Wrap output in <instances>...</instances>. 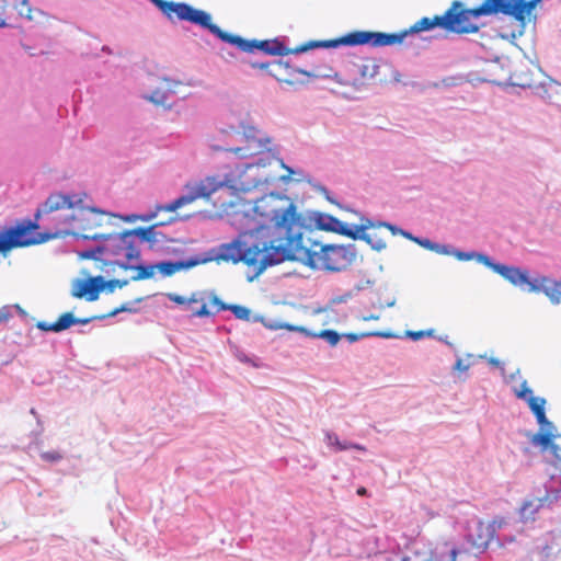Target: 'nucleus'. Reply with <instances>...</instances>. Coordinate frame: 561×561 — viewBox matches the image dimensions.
<instances>
[{
  "instance_id": "nucleus-1",
  "label": "nucleus",
  "mask_w": 561,
  "mask_h": 561,
  "mask_svg": "<svg viewBox=\"0 0 561 561\" xmlns=\"http://www.w3.org/2000/svg\"><path fill=\"white\" fill-rule=\"evenodd\" d=\"M252 210L256 221L254 247L260 254L252 265L254 274L248 275V280L253 282L267 267L285 261L305 264L302 234L307 225L296 204L285 194L270 193L257 198Z\"/></svg>"
},
{
  "instance_id": "nucleus-2",
  "label": "nucleus",
  "mask_w": 561,
  "mask_h": 561,
  "mask_svg": "<svg viewBox=\"0 0 561 561\" xmlns=\"http://www.w3.org/2000/svg\"><path fill=\"white\" fill-rule=\"evenodd\" d=\"M493 533L494 528L491 524L472 519L468 524L465 541L459 547L445 542L427 553L396 556L391 561H457V559L465 561L470 556L477 558L488 548Z\"/></svg>"
},
{
  "instance_id": "nucleus-3",
  "label": "nucleus",
  "mask_w": 561,
  "mask_h": 561,
  "mask_svg": "<svg viewBox=\"0 0 561 561\" xmlns=\"http://www.w3.org/2000/svg\"><path fill=\"white\" fill-rule=\"evenodd\" d=\"M435 27H440L447 32L454 33L448 10L443 15H435L434 18L424 16L415 22L410 28L400 33L355 31L323 44L325 46L332 47L359 45H368L371 47L392 46L396 44H401L409 35L431 31Z\"/></svg>"
},
{
  "instance_id": "nucleus-4",
  "label": "nucleus",
  "mask_w": 561,
  "mask_h": 561,
  "mask_svg": "<svg viewBox=\"0 0 561 561\" xmlns=\"http://www.w3.org/2000/svg\"><path fill=\"white\" fill-rule=\"evenodd\" d=\"M201 27L207 30L209 33L218 37L220 41L231 44L244 53H253L257 49L270 56H286L289 54L306 53L311 48H333L332 46H325L323 44L328 43V41H311L295 49H289L279 38L265 41L244 39L239 35H233L224 32L218 25L211 23V15L208 12L206 14V20L205 22H203ZM330 41L331 39H329V42Z\"/></svg>"
},
{
  "instance_id": "nucleus-5",
  "label": "nucleus",
  "mask_w": 561,
  "mask_h": 561,
  "mask_svg": "<svg viewBox=\"0 0 561 561\" xmlns=\"http://www.w3.org/2000/svg\"><path fill=\"white\" fill-rule=\"evenodd\" d=\"M314 248H306L305 265L312 270L339 273L347 271L357 259V248L348 244H322L313 242Z\"/></svg>"
},
{
  "instance_id": "nucleus-6",
  "label": "nucleus",
  "mask_w": 561,
  "mask_h": 561,
  "mask_svg": "<svg viewBox=\"0 0 561 561\" xmlns=\"http://www.w3.org/2000/svg\"><path fill=\"white\" fill-rule=\"evenodd\" d=\"M259 162H241L238 163L234 170H231L229 173H225L224 175L207 176L196 186L194 192L196 198L209 196L221 187L231 190L232 194L250 191L251 187L256 186L259 182L248 183L242 180V176L247 170H251Z\"/></svg>"
},
{
  "instance_id": "nucleus-7",
  "label": "nucleus",
  "mask_w": 561,
  "mask_h": 561,
  "mask_svg": "<svg viewBox=\"0 0 561 561\" xmlns=\"http://www.w3.org/2000/svg\"><path fill=\"white\" fill-rule=\"evenodd\" d=\"M455 34H470L479 31V26L471 22L483 15L502 13L500 0H485L481 5L472 9H465L461 1H454L448 9Z\"/></svg>"
},
{
  "instance_id": "nucleus-8",
  "label": "nucleus",
  "mask_w": 561,
  "mask_h": 561,
  "mask_svg": "<svg viewBox=\"0 0 561 561\" xmlns=\"http://www.w3.org/2000/svg\"><path fill=\"white\" fill-rule=\"evenodd\" d=\"M38 224L30 219L19 222L16 226L0 230V252H7L14 248H23L41 244L54 238L48 232H37Z\"/></svg>"
},
{
  "instance_id": "nucleus-9",
  "label": "nucleus",
  "mask_w": 561,
  "mask_h": 561,
  "mask_svg": "<svg viewBox=\"0 0 561 561\" xmlns=\"http://www.w3.org/2000/svg\"><path fill=\"white\" fill-rule=\"evenodd\" d=\"M209 260L232 262L234 264L243 262L249 266L256 263L260 250L254 247V241H249L238 237L230 242L221 243L211 250Z\"/></svg>"
},
{
  "instance_id": "nucleus-10",
  "label": "nucleus",
  "mask_w": 561,
  "mask_h": 561,
  "mask_svg": "<svg viewBox=\"0 0 561 561\" xmlns=\"http://www.w3.org/2000/svg\"><path fill=\"white\" fill-rule=\"evenodd\" d=\"M542 0H512L502 1V13L505 15L513 16L518 22V31L512 30L510 32L500 33V36L504 39L514 41L516 37L524 34L526 26V16L531 13L536 5Z\"/></svg>"
},
{
  "instance_id": "nucleus-11",
  "label": "nucleus",
  "mask_w": 561,
  "mask_h": 561,
  "mask_svg": "<svg viewBox=\"0 0 561 561\" xmlns=\"http://www.w3.org/2000/svg\"><path fill=\"white\" fill-rule=\"evenodd\" d=\"M158 9L161 10L169 19H171V12L175 13L180 21H186L197 26H202L206 20L207 12L204 10L196 9L185 2H173L165 0H149Z\"/></svg>"
},
{
  "instance_id": "nucleus-12",
  "label": "nucleus",
  "mask_w": 561,
  "mask_h": 561,
  "mask_svg": "<svg viewBox=\"0 0 561 561\" xmlns=\"http://www.w3.org/2000/svg\"><path fill=\"white\" fill-rule=\"evenodd\" d=\"M539 561H553L561 553V530L549 531L537 538L531 549Z\"/></svg>"
},
{
  "instance_id": "nucleus-13",
  "label": "nucleus",
  "mask_w": 561,
  "mask_h": 561,
  "mask_svg": "<svg viewBox=\"0 0 561 561\" xmlns=\"http://www.w3.org/2000/svg\"><path fill=\"white\" fill-rule=\"evenodd\" d=\"M82 203L83 197L80 194L53 193L37 209L36 217H38L41 213L50 214L59 209L82 207Z\"/></svg>"
},
{
  "instance_id": "nucleus-14",
  "label": "nucleus",
  "mask_w": 561,
  "mask_h": 561,
  "mask_svg": "<svg viewBox=\"0 0 561 561\" xmlns=\"http://www.w3.org/2000/svg\"><path fill=\"white\" fill-rule=\"evenodd\" d=\"M309 219L319 230L334 232L345 237L351 236L352 225L343 222L330 214L311 211L309 213Z\"/></svg>"
},
{
  "instance_id": "nucleus-15",
  "label": "nucleus",
  "mask_w": 561,
  "mask_h": 561,
  "mask_svg": "<svg viewBox=\"0 0 561 561\" xmlns=\"http://www.w3.org/2000/svg\"><path fill=\"white\" fill-rule=\"evenodd\" d=\"M486 267L491 268L493 272L501 275L503 278L508 280L514 286L520 288L527 286L528 289L530 287V284L533 283V279L529 278L527 272L523 271L517 266L497 263L492 257L490 259Z\"/></svg>"
},
{
  "instance_id": "nucleus-16",
  "label": "nucleus",
  "mask_w": 561,
  "mask_h": 561,
  "mask_svg": "<svg viewBox=\"0 0 561 561\" xmlns=\"http://www.w3.org/2000/svg\"><path fill=\"white\" fill-rule=\"evenodd\" d=\"M557 430H540L535 434L530 443L534 446H540L542 449H549L554 457L553 466L561 474V447L554 444L552 440L557 436L554 434Z\"/></svg>"
},
{
  "instance_id": "nucleus-17",
  "label": "nucleus",
  "mask_w": 561,
  "mask_h": 561,
  "mask_svg": "<svg viewBox=\"0 0 561 561\" xmlns=\"http://www.w3.org/2000/svg\"><path fill=\"white\" fill-rule=\"evenodd\" d=\"M103 290V276L90 277L85 280H77L72 287V296L82 298L87 296L88 301H94Z\"/></svg>"
},
{
  "instance_id": "nucleus-18",
  "label": "nucleus",
  "mask_w": 561,
  "mask_h": 561,
  "mask_svg": "<svg viewBox=\"0 0 561 561\" xmlns=\"http://www.w3.org/2000/svg\"><path fill=\"white\" fill-rule=\"evenodd\" d=\"M528 291L543 293L553 305L561 302V282L548 277L534 278Z\"/></svg>"
},
{
  "instance_id": "nucleus-19",
  "label": "nucleus",
  "mask_w": 561,
  "mask_h": 561,
  "mask_svg": "<svg viewBox=\"0 0 561 561\" xmlns=\"http://www.w3.org/2000/svg\"><path fill=\"white\" fill-rule=\"evenodd\" d=\"M208 262V259H199V257H190L187 260H179V261H161L156 263V270L159 271V273L163 277H168L173 275L176 272L183 271V270H190L201 263Z\"/></svg>"
},
{
  "instance_id": "nucleus-20",
  "label": "nucleus",
  "mask_w": 561,
  "mask_h": 561,
  "mask_svg": "<svg viewBox=\"0 0 561 561\" xmlns=\"http://www.w3.org/2000/svg\"><path fill=\"white\" fill-rule=\"evenodd\" d=\"M133 232L107 233L103 243L104 253L106 256L124 257V242L125 238H130Z\"/></svg>"
},
{
  "instance_id": "nucleus-21",
  "label": "nucleus",
  "mask_w": 561,
  "mask_h": 561,
  "mask_svg": "<svg viewBox=\"0 0 561 561\" xmlns=\"http://www.w3.org/2000/svg\"><path fill=\"white\" fill-rule=\"evenodd\" d=\"M112 263L123 270L137 271V274L133 275L130 278L133 282L151 278L153 276L154 270H156V263L154 264L130 263V262H126V261H119L118 259L113 260Z\"/></svg>"
},
{
  "instance_id": "nucleus-22",
  "label": "nucleus",
  "mask_w": 561,
  "mask_h": 561,
  "mask_svg": "<svg viewBox=\"0 0 561 561\" xmlns=\"http://www.w3.org/2000/svg\"><path fill=\"white\" fill-rule=\"evenodd\" d=\"M163 226V224H156L150 227H138L134 229V233L138 236L140 242H147L150 244V248L157 243L164 242L167 240L165 234L158 230V227Z\"/></svg>"
},
{
  "instance_id": "nucleus-23",
  "label": "nucleus",
  "mask_w": 561,
  "mask_h": 561,
  "mask_svg": "<svg viewBox=\"0 0 561 561\" xmlns=\"http://www.w3.org/2000/svg\"><path fill=\"white\" fill-rule=\"evenodd\" d=\"M280 165L289 174L297 176L295 179V181H297V182H300V181L308 182L317 192L323 194L327 197L328 201L333 202V199L329 195L330 194L329 190L324 185H322V184L314 183L313 180L308 174H306L304 170H301V169H294V168L287 165L284 161H280Z\"/></svg>"
},
{
  "instance_id": "nucleus-24",
  "label": "nucleus",
  "mask_w": 561,
  "mask_h": 561,
  "mask_svg": "<svg viewBox=\"0 0 561 561\" xmlns=\"http://www.w3.org/2000/svg\"><path fill=\"white\" fill-rule=\"evenodd\" d=\"M72 318L69 314H61L56 322L48 323L46 321H38L36 328L45 332L60 333L72 327Z\"/></svg>"
},
{
  "instance_id": "nucleus-25",
  "label": "nucleus",
  "mask_w": 561,
  "mask_h": 561,
  "mask_svg": "<svg viewBox=\"0 0 561 561\" xmlns=\"http://www.w3.org/2000/svg\"><path fill=\"white\" fill-rule=\"evenodd\" d=\"M348 238L352 240L365 241L373 250L377 252L385 250L387 247V243L382 238L377 234L367 233L365 231L359 232L358 230H352Z\"/></svg>"
},
{
  "instance_id": "nucleus-26",
  "label": "nucleus",
  "mask_w": 561,
  "mask_h": 561,
  "mask_svg": "<svg viewBox=\"0 0 561 561\" xmlns=\"http://www.w3.org/2000/svg\"><path fill=\"white\" fill-rule=\"evenodd\" d=\"M126 232H134V229L126 230ZM138 236L131 233L130 238H125L124 242V261L133 263L134 260H139L141 256V252L139 247L137 245Z\"/></svg>"
},
{
  "instance_id": "nucleus-27",
  "label": "nucleus",
  "mask_w": 561,
  "mask_h": 561,
  "mask_svg": "<svg viewBox=\"0 0 561 561\" xmlns=\"http://www.w3.org/2000/svg\"><path fill=\"white\" fill-rule=\"evenodd\" d=\"M548 502V497L541 499H534L530 501H526L523 506L520 507V516L523 519H534L535 514L545 506V504Z\"/></svg>"
},
{
  "instance_id": "nucleus-28",
  "label": "nucleus",
  "mask_w": 561,
  "mask_h": 561,
  "mask_svg": "<svg viewBox=\"0 0 561 561\" xmlns=\"http://www.w3.org/2000/svg\"><path fill=\"white\" fill-rule=\"evenodd\" d=\"M453 256H455L459 261L474 260L478 263L483 264L485 266H488L489 261L491 259V256H489L488 254H484L482 252H478V251H461V250H458L456 248H454Z\"/></svg>"
},
{
  "instance_id": "nucleus-29",
  "label": "nucleus",
  "mask_w": 561,
  "mask_h": 561,
  "mask_svg": "<svg viewBox=\"0 0 561 561\" xmlns=\"http://www.w3.org/2000/svg\"><path fill=\"white\" fill-rule=\"evenodd\" d=\"M195 199H196V196H195L194 193L187 194V195H182V196L178 197L176 199H174L171 203L158 204L157 205V211H175L180 207H182L184 205H187V204L192 203Z\"/></svg>"
},
{
  "instance_id": "nucleus-30",
  "label": "nucleus",
  "mask_w": 561,
  "mask_h": 561,
  "mask_svg": "<svg viewBox=\"0 0 561 561\" xmlns=\"http://www.w3.org/2000/svg\"><path fill=\"white\" fill-rule=\"evenodd\" d=\"M368 336H376V337H382V339H391L394 335L391 332H382V331L363 333L360 335L355 334V333L342 334V337H345L350 343H355V342L359 341L362 337H368Z\"/></svg>"
},
{
  "instance_id": "nucleus-31",
  "label": "nucleus",
  "mask_w": 561,
  "mask_h": 561,
  "mask_svg": "<svg viewBox=\"0 0 561 561\" xmlns=\"http://www.w3.org/2000/svg\"><path fill=\"white\" fill-rule=\"evenodd\" d=\"M145 298L140 297L133 301H128L123 304L121 307L114 309L111 311L107 316L108 317H115L121 312H129V313H137L139 311L138 305L144 301Z\"/></svg>"
},
{
  "instance_id": "nucleus-32",
  "label": "nucleus",
  "mask_w": 561,
  "mask_h": 561,
  "mask_svg": "<svg viewBox=\"0 0 561 561\" xmlns=\"http://www.w3.org/2000/svg\"><path fill=\"white\" fill-rule=\"evenodd\" d=\"M311 335L324 340L331 346H335L342 337V335L334 330H323L318 334Z\"/></svg>"
},
{
  "instance_id": "nucleus-33",
  "label": "nucleus",
  "mask_w": 561,
  "mask_h": 561,
  "mask_svg": "<svg viewBox=\"0 0 561 561\" xmlns=\"http://www.w3.org/2000/svg\"><path fill=\"white\" fill-rule=\"evenodd\" d=\"M145 98L154 104L163 105L169 99V91L165 89L158 88Z\"/></svg>"
},
{
  "instance_id": "nucleus-34",
  "label": "nucleus",
  "mask_w": 561,
  "mask_h": 561,
  "mask_svg": "<svg viewBox=\"0 0 561 561\" xmlns=\"http://www.w3.org/2000/svg\"><path fill=\"white\" fill-rule=\"evenodd\" d=\"M101 255H105L103 243H100L99 245H96L94 248L79 252V256L81 259H87V260H100Z\"/></svg>"
},
{
  "instance_id": "nucleus-35",
  "label": "nucleus",
  "mask_w": 561,
  "mask_h": 561,
  "mask_svg": "<svg viewBox=\"0 0 561 561\" xmlns=\"http://www.w3.org/2000/svg\"><path fill=\"white\" fill-rule=\"evenodd\" d=\"M229 311L233 313V316L239 320L249 321L251 317V310L244 306L240 305H229Z\"/></svg>"
},
{
  "instance_id": "nucleus-36",
  "label": "nucleus",
  "mask_w": 561,
  "mask_h": 561,
  "mask_svg": "<svg viewBox=\"0 0 561 561\" xmlns=\"http://www.w3.org/2000/svg\"><path fill=\"white\" fill-rule=\"evenodd\" d=\"M528 405H529V409L531 410V412L536 415L542 411H545V405H546V399L545 398H541V397H531L527 400H525Z\"/></svg>"
},
{
  "instance_id": "nucleus-37",
  "label": "nucleus",
  "mask_w": 561,
  "mask_h": 561,
  "mask_svg": "<svg viewBox=\"0 0 561 561\" xmlns=\"http://www.w3.org/2000/svg\"><path fill=\"white\" fill-rule=\"evenodd\" d=\"M129 283L128 279H111L106 280L103 277V290L107 293H113L116 287L123 288L127 286Z\"/></svg>"
},
{
  "instance_id": "nucleus-38",
  "label": "nucleus",
  "mask_w": 561,
  "mask_h": 561,
  "mask_svg": "<svg viewBox=\"0 0 561 561\" xmlns=\"http://www.w3.org/2000/svg\"><path fill=\"white\" fill-rule=\"evenodd\" d=\"M379 221L380 220H373L371 218H367V217H364L362 218V224L360 225H352V230H358L359 232L360 231H367L369 228H379L381 227L379 225Z\"/></svg>"
},
{
  "instance_id": "nucleus-39",
  "label": "nucleus",
  "mask_w": 561,
  "mask_h": 561,
  "mask_svg": "<svg viewBox=\"0 0 561 561\" xmlns=\"http://www.w3.org/2000/svg\"><path fill=\"white\" fill-rule=\"evenodd\" d=\"M540 430H557L556 425L549 421L546 416V411H542L535 415Z\"/></svg>"
},
{
  "instance_id": "nucleus-40",
  "label": "nucleus",
  "mask_w": 561,
  "mask_h": 561,
  "mask_svg": "<svg viewBox=\"0 0 561 561\" xmlns=\"http://www.w3.org/2000/svg\"><path fill=\"white\" fill-rule=\"evenodd\" d=\"M515 394L518 399H522V400H527L531 397H534V392L533 390L528 387V383L526 380H523V382L520 383V389L519 390H515Z\"/></svg>"
},
{
  "instance_id": "nucleus-41",
  "label": "nucleus",
  "mask_w": 561,
  "mask_h": 561,
  "mask_svg": "<svg viewBox=\"0 0 561 561\" xmlns=\"http://www.w3.org/2000/svg\"><path fill=\"white\" fill-rule=\"evenodd\" d=\"M454 248L455 247H453L450 244H443V243H438V242H433V247H432L431 251H433L435 253H438V254H443V255H453Z\"/></svg>"
},
{
  "instance_id": "nucleus-42",
  "label": "nucleus",
  "mask_w": 561,
  "mask_h": 561,
  "mask_svg": "<svg viewBox=\"0 0 561 561\" xmlns=\"http://www.w3.org/2000/svg\"><path fill=\"white\" fill-rule=\"evenodd\" d=\"M296 72L298 73H301V75H305V76H308V77H312V78H317V77H321V78H332L334 79L335 81H337L339 83H342L343 84V81L339 78V75L337 72H334L333 75H330L328 72H324V75H314L310 71H307V70H304V69H295Z\"/></svg>"
},
{
  "instance_id": "nucleus-43",
  "label": "nucleus",
  "mask_w": 561,
  "mask_h": 561,
  "mask_svg": "<svg viewBox=\"0 0 561 561\" xmlns=\"http://www.w3.org/2000/svg\"><path fill=\"white\" fill-rule=\"evenodd\" d=\"M72 236L77 240H79V239L92 240V241H98V242L104 243L107 234L106 233H95V234L89 236V234H80V233H77V232H72Z\"/></svg>"
},
{
  "instance_id": "nucleus-44",
  "label": "nucleus",
  "mask_w": 561,
  "mask_h": 561,
  "mask_svg": "<svg viewBox=\"0 0 561 561\" xmlns=\"http://www.w3.org/2000/svg\"><path fill=\"white\" fill-rule=\"evenodd\" d=\"M62 454L58 450H49V451H44L41 454V458L44 460V461H48V462H57L59 460L62 459Z\"/></svg>"
},
{
  "instance_id": "nucleus-45",
  "label": "nucleus",
  "mask_w": 561,
  "mask_h": 561,
  "mask_svg": "<svg viewBox=\"0 0 561 561\" xmlns=\"http://www.w3.org/2000/svg\"><path fill=\"white\" fill-rule=\"evenodd\" d=\"M168 299L178 304V305H184V304H192V302H196L197 299L195 298V296L191 297V298H185L181 295H178V294H173V293H170L167 295Z\"/></svg>"
},
{
  "instance_id": "nucleus-46",
  "label": "nucleus",
  "mask_w": 561,
  "mask_h": 561,
  "mask_svg": "<svg viewBox=\"0 0 561 561\" xmlns=\"http://www.w3.org/2000/svg\"><path fill=\"white\" fill-rule=\"evenodd\" d=\"M434 333L433 329L424 331H407L405 335L413 341H419L425 336H432Z\"/></svg>"
},
{
  "instance_id": "nucleus-47",
  "label": "nucleus",
  "mask_w": 561,
  "mask_h": 561,
  "mask_svg": "<svg viewBox=\"0 0 561 561\" xmlns=\"http://www.w3.org/2000/svg\"><path fill=\"white\" fill-rule=\"evenodd\" d=\"M324 440H325L327 445L335 451V448L337 445H340L341 439L339 438V436L335 433L327 431Z\"/></svg>"
},
{
  "instance_id": "nucleus-48",
  "label": "nucleus",
  "mask_w": 561,
  "mask_h": 561,
  "mask_svg": "<svg viewBox=\"0 0 561 561\" xmlns=\"http://www.w3.org/2000/svg\"><path fill=\"white\" fill-rule=\"evenodd\" d=\"M271 329H287L288 331L293 332H302L305 334L311 335L308 330L304 327H298L289 323L279 324V325H270Z\"/></svg>"
},
{
  "instance_id": "nucleus-49",
  "label": "nucleus",
  "mask_w": 561,
  "mask_h": 561,
  "mask_svg": "<svg viewBox=\"0 0 561 561\" xmlns=\"http://www.w3.org/2000/svg\"><path fill=\"white\" fill-rule=\"evenodd\" d=\"M348 449L363 450L364 448L360 445L356 444V443H351V442H347V440H340V445L336 446L335 453L344 451V450H348Z\"/></svg>"
},
{
  "instance_id": "nucleus-50",
  "label": "nucleus",
  "mask_w": 561,
  "mask_h": 561,
  "mask_svg": "<svg viewBox=\"0 0 561 561\" xmlns=\"http://www.w3.org/2000/svg\"><path fill=\"white\" fill-rule=\"evenodd\" d=\"M374 284H375V282H374V280H371L370 278H362V279H359V280H358V283L356 284L355 289H356L357 291H362V290H365V289H367V288L373 287V286H374Z\"/></svg>"
},
{
  "instance_id": "nucleus-51",
  "label": "nucleus",
  "mask_w": 561,
  "mask_h": 561,
  "mask_svg": "<svg viewBox=\"0 0 561 561\" xmlns=\"http://www.w3.org/2000/svg\"><path fill=\"white\" fill-rule=\"evenodd\" d=\"M210 301L218 307L219 311L228 310L229 304L224 302L216 294H211Z\"/></svg>"
},
{
  "instance_id": "nucleus-52",
  "label": "nucleus",
  "mask_w": 561,
  "mask_h": 561,
  "mask_svg": "<svg viewBox=\"0 0 561 561\" xmlns=\"http://www.w3.org/2000/svg\"><path fill=\"white\" fill-rule=\"evenodd\" d=\"M65 314H69L72 318V320H73L72 325H75V324H88L91 321H93L94 319H102L103 318V317H92V318L80 319V318H76L72 312H66Z\"/></svg>"
},
{
  "instance_id": "nucleus-53",
  "label": "nucleus",
  "mask_w": 561,
  "mask_h": 561,
  "mask_svg": "<svg viewBox=\"0 0 561 561\" xmlns=\"http://www.w3.org/2000/svg\"><path fill=\"white\" fill-rule=\"evenodd\" d=\"M12 318V310L9 306H3L0 308V322H5Z\"/></svg>"
},
{
  "instance_id": "nucleus-54",
  "label": "nucleus",
  "mask_w": 561,
  "mask_h": 561,
  "mask_svg": "<svg viewBox=\"0 0 561 561\" xmlns=\"http://www.w3.org/2000/svg\"><path fill=\"white\" fill-rule=\"evenodd\" d=\"M379 225L385 227V228H387V229H389L392 232V234H394V236L396 234H400L401 236V232L403 230L402 228H400V227H398L396 225H392V224H390L388 221H379Z\"/></svg>"
},
{
  "instance_id": "nucleus-55",
  "label": "nucleus",
  "mask_w": 561,
  "mask_h": 561,
  "mask_svg": "<svg viewBox=\"0 0 561 561\" xmlns=\"http://www.w3.org/2000/svg\"><path fill=\"white\" fill-rule=\"evenodd\" d=\"M433 242L434 241H432V240H430L427 238H421V237L415 238V243H417L419 245H421V247H423L424 249H427V250H432Z\"/></svg>"
},
{
  "instance_id": "nucleus-56",
  "label": "nucleus",
  "mask_w": 561,
  "mask_h": 561,
  "mask_svg": "<svg viewBox=\"0 0 561 561\" xmlns=\"http://www.w3.org/2000/svg\"><path fill=\"white\" fill-rule=\"evenodd\" d=\"M470 368V364H466L462 358L457 357L456 363L454 365V369L460 371H467Z\"/></svg>"
},
{
  "instance_id": "nucleus-57",
  "label": "nucleus",
  "mask_w": 561,
  "mask_h": 561,
  "mask_svg": "<svg viewBox=\"0 0 561 561\" xmlns=\"http://www.w3.org/2000/svg\"><path fill=\"white\" fill-rule=\"evenodd\" d=\"M210 316L209 310L207 309L206 305H203L198 310L194 311L193 317L196 318H205Z\"/></svg>"
},
{
  "instance_id": "nucleus-58",
  "label": "nucleus",
  "mask_w": 561,
  "mask_h": 561,
  "mask_svg": "<svg viewBox=\"0 0 561 561\" xmlns=\"http://www.w3.org/2000/svg\"><path fill=\"white\" fill-rule=\"evenodd\" d=\"M159 213L160 211H157V208H156L153 211H150L148 214H140L138 218L141 221H150V220L154 219Z\"/></svg>"
},
{
  "instance_id": "nucleus-59",
  "label": "nucleus",
  "mask_w": 561,
  "mask_h": 561,
  "mask_svg": "<svg viewBox=\"0 0 561 561\" xmlns=\"http://www.w3.org/2000/svg\"><path fill=\"white\" fill-rule=\"evenodd\" d=\"M240 127H242L243 135L245 136L247 139H254L255 138V129L253 127L245 128V126L243 124H241Z\"/></svg>"
},
{
  "instance_id": "nucleus-60",
  "label": "nucleus",
  "mask_w": 561,
  "mask_h": 561,
  "mask_svg": "<svg viewBox=\"0 0 561 561\" xmlns=\"http://www.w3.org/2000/svg\"><path fill=\"white\" fill-rule=\"evenodd\" d=\"M228 150L229 151H233L240 158H245L247 157V153L244 152V148L237 147V148L228 149Z\"/></svg>"
},
{
  "instance_id": "nucleus-61",
  "label": "nucleus",
  "mask_w": 561,
  "mask_h": 561,
  "mask_svg": "<svg viewBox=\"0 0 561 561\" xmlns=\"http://www.w3.org/2000/svg\"><path fill=\"white\" fill-rule=\"evenodd\" d=\"M139 215L137 214H130V215H126L123 217V219L126 221V222H134L136 220H139Z\"/></svg>"
},
{
  "instance_id": "nucleus-62",
  "label": "nucleus",
  "mask_w": 561,
  "mask_h": 561,
  "mask_svg": "<svg viewBox=\"0 0 561 561\" xmlns=\"http://www.w3.org/2000/svg\"><path fill=\"white\" fill-rule=\"evenodd\" d=\"M489 363H490L491 365H493V366H495V367H499V368H501L502 370H504V367H503L502 362H501V360H499L497 358H493V357H492V358H490V359H489Z\"/></svg>"
},
{
  "instance_id": "nucleus-63",
  "label": "nucleus",
  "mask_w": 561,
  "mask_h": 561,
  "mask_svg": "<svg viewBox=\"0 0 561 561\" xmlns=\"http://www.w3.org/2000/svg\"><path fill=\"white\" fill-rule=\"evenodd\" d=\"M401 236L413 241V242H415V238H417L416 236H413L411 232H409L404 229L402 230Z\"/></svg>"
},
{
  "instance_id": "nucleus-64",
  "label": "nucleus",
  "mask_w": 561,
  "mask_h": 561,
  "mask_svg": "<svg viewBox=\"0 0 561 561\" xmlns=\"http://www.w3.org/2000/svg\"><path fill=\"white\" fill-rule=\"evenodd\" d=\"M268 62H252L251 66L253 68H260V69H265L268 67Z\"/></svg>"
}]
</instances>
